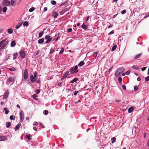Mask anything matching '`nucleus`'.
<instances>
[{
  "label": "nucleus",
  "mask_w": 149,
  "mask_h": 149,
  "mask_svg": "<svg viewBox=\"0 0 149 149\" xmlns=\"http://www.w3.org/2000/svg\"><path fill=\"white\" fill-rule=\"evenodd\" d=\"M125 70V69L123 68H118L116 70L115 75L116 77L119 76Z\"/></svg>",
  "instance_id": "f257e3e1"
},
{
  "label": "nucleus",
  "mask_w": 149,
  "mask_h": 149,
  "mask_svg": "<svg viewBox=\"0 0 149 149\" xmlns=\"http://www.w3.org/2000/svg\"><path fill=\"white\" fill-rule=\"evenodd\" d=\"M45 39L47 40L45 42L47 43L50 42L51 41L52 39L51 36H46L45 37Z\"/></svg>",
  "instance_id": "f03ea898"
},
{
  "label": "nucleus",
  "mask_w": 149,
  "mask_h": 149,
  "mask_svg": "<svg viewBox=\"0 0 149 149\" xmlns=\"http://www.w3.org/2000/svg\"><path fill=\"white\" fill-rule=\"evenodd\" d=\"M24 79H27L28 77V70L27 69H26L24 71Z\"/></svg>",
  "instance_id": "7ed1b4c3"
},
{
  "label": "nucleus",
  "mask_w": 149,
  "mask_h": 149,
  "mask_svg": "<svg viewBox=\"0 0 149 149\" xmlns=\"http://www.w3.org/2000/svg\"><path fill=\"white\" fill-rule=\"evenodd\" d=\"M19 55L21 57V58H25L26 54L24 51H20L19 52Z\"/></svg>",
  "instance_id": "20e7f679"
},
{
  "label": "nucleus",
  "mask_w": 149,
  "mask_h": 149,
  "mask_svg": "<svg viewBox=\"0 0 149 149\" xmlns=\"http://www.w3.org/2000/svg\"><path fill=\"white\" fill-rule=\"evenodd\" d=\"M37 79V77H36V78L35 77L33 76V75H30V79L32 83L34 82Z\"/></svg>",
  "instance_id": "39448f33"
},
{
  "label": "nucleus",
  "mask_w": 149,
  "mask_h": 149,
  "mask_svg": "<svg viewBox=\"0 0 149 149\" xmlns=\"http://www.w3.org/2000/svg\"><path fill=\"white\" fill-rule=\"evenodd\" d=\"M9 92L8 91H6L4 93L3 96V99L5 100L6 99L9 95Z\"/></svg>",
  "instance_id": "423d86ee"
},
{
  "label": "nucleus",
  "mask_w": 149,
  "mask_h": 149,
  "mask_svg": "<svg viewBox=\"0 0 149 149\" xmlns=\"http://www.w3.org/2000/svg\"><path fill=\"white\" fill-rule=\"evenodd\" d=\"M69 72L68 71H67L66 72H65L62 79L66 78L68 75H70V74H69Z\"/></svg>",
  "instance_id": "0eeeda50"
},
{
  "label": "nucleus",
  "mask_w": 149,
  "mask_h": 149,
  "mask_svg": "<svg viewBox=\"0 0 149 149\" xmlns=\"http://www.w3.org/2000/svg\"><path fill=\"white\" fill-rule=\"evenodd\" d=\"M10 2L8 0H4L3 2V4L6 6H8L10 4Z\"/></svg>",
  "instance_id": "6e6552de"
},
{
  "label": "nucleus",
  "mask_w": 149,
  "mask_h": 149,
  "mask_svg": "<svg viewBox=\"0 0 149 149\" xmlns=\"http://www.w3.org/2000/svg\"><path fill=\"white\" fill-rule=\"evenodd\" d=\"M7 138L5 136H0V141H3L5 140H6Z\"/></svg>",
  "instance_id": "1a4fd4ad"
},
{
  "label": "nucleus",
  "mask_w": 149,
  "mask_h": 149,
  "mask_svg": "<svg viewBox=\"0 0 149 149\" xmlns=\"http://www.w3.org/2000/svg\"><path fill=\"white\" fill-rule=\"evenodd\" d=\"M73 67L71 68L70 69V72L72 74L76 73L78 72V70H75Z\"/></svg>",
  "instance_id": "9d476101"
},
{
  "label": "nucleus",
  "mask_w": 149,
  "mask_h": 149,
  "mask_svg": "<svg viewBox=\"0 0 149 149\" xmlns=\"http://www.w3.org/2000/svg\"><path fill=\"white\" fill-rule=\"evenodd\" d=\"M8 41L6 42L5 41V42L2 45V46H1L0 49H3V48H4L8 44Z\"/></svg>",
  "instance_id": "9b49d317"
},
{
  "label": "nucleus",
  "mask_w": 149,
  "mask_h": 149,
  "mask_svg": "<svg viewBox=\"0 0 149 149\" xmlns=\"http://www.w3.org/2000/svg\"><path fill=\"white\" fill-rule=\"evenodd\" d=\"M19 115L20 118V120L21 121L22 120L24 119V118H22V117H24V114L23 113L22 111H21L19 113Z\"/></svg>",
  "instance_id": "f8f14e48"
},
{
  "label": "nucleus",
  "mask_w": 149,
  "mask_h": 149,
  "mask_svg": "<svg viewBox=\"0 0 149 149\" xmlns=\"http://www.w3.org/2000/svg\"><path fill=\"white\" fill-rule=\"evenodd\" d=\"M14 81V78L11 77H9L7 80V81L8 82L10 83Z\"/></svg>",
  "instance_id": "ddd939ff"
},
{
  "label": "nucleus",
  "mask_w": 149,
  "mask_h": 149,
  "mask_svg": "<svg viewBox=\"0 0 149 149\" xmlns=\"http://www.w3.org/2000/svg\"><path fill=\"white\" fill-rule=\"evenodd\" d=\"M17 0H11V5L12 6H14V5L17 3Z\"/></svg>",
  "instance_id": "4468645a"
},
{
  "label": "nucleus",
  "mask_w": 149,
  "mask_h": 149,
  "mask_svg": "<svg viewBox=\"0 0 149 149\" xmlns=\"http://www.w3.org/2000/svg\"><path fill=\"white\" fill-rule=\"evenodd\" d=\"M18 56V54L17 52L13 54V59L15 60L16 59Z\"/></svg>",
  "instance_id": "2eb2a0df"
},
{
  "label": "nucleus",
  "mask_w": 149,
  "mask_h": 149,
  "mask_svg": "<svg viewBox=\"0 0 149 149\" xmlns=\"http://www.w3.org/2000/svg\"><path fill=\"white\" fill-rule=\"evenodd\" d=\"M134 107H130L128 109V111L129 113L132 112L134 110Z\"/></svg>",
  "instance_id": "dca6fc26"
},
{
  "label": "nucleus",
  "mask_w": 149,
  "mask_h": 149,
  "mask_svg": "<svg viewBox=\"0 0 149 149\" xmlns=\"http://www.w3.org/2000/svg\"><path fill=\"white\" fill-rule=\"evenodd\" d=\"M81 27L82 28L85 30H86L87 29V26L85 25L84 23L82 25Z\"/></svg>",
  "instance_id": "f3484780"
},
{
  "label": "nucleus",
  "mask_w": 149,
  "mask_h": 149,
  "mask_svg": "<svg viewBox=\"0 0 149 149\" xmlns=\"http://www.w3.org/2000/svg\"><path fill=\"white\" fill-rule=\"evenodd\" d=\"M44 41V38H42L39 39L38 40V43L39 44H42Z\"/></svg>",
  "instance_id": "a211bd4d"
},
{
  "label": "nucleus",
  "mask_w": 149,
  "mask_h": 149,
  "mask_svg": "<svg viewBox=\"0 0 149 149\" xmlns=\"http://www.w3.org/2000/svg\"><path fill=\"white\" fill-rule=\"evenodd\" d=\"M58 14L56 12H54L53 13V15L54 18H56L58 15Z\"/></svg>",
  "instance_id": "6ab92c4d"
},
{
  "label": "nucleus",
  "mask_w": 149,
  "mask_h": 149,
  "mask_svg": "<svg viewBox=\"0 0 149 149\" xmlns=\"http://www.w3.org/2000/svg\"><path fill=\"white\" fill-rule=\"evenodd\" d=\"M21 125L20 124H18L16 126L15 128V131L17 130H19L20 128Z\"/></svg>",
  "instance_id": "aec40b11"
},
{
  "label": "nucleus",
  "mask_w": 149,
  "mask_h": 149,
  "mask_svg": "<svg viewBox=\"0 0 149 149\" xmlns=\"http://www.w3.org/2000/svg\"><path fill=\"white\" fill-rule=\"evenodd\" d=\"M142 54V53H139L136 56L134 57V58L135 59H137L140 57Z\"/></svg>",
  "instance_id": "412c9836"
},
{
  "label": "nucleus",
  "mask_w": 149,
  "mask_h": 149,
  "mask_svg": "<svg viewBox=\"0 0 149 149\" xmlns=\"http://www.w3.org/2000/svg\"><path fill=\"white\" fill-rule=\"evenodd\" d=\"M16 45V42L14 41H12L11 42L10 46L11 47H14Z\"/></svg>",
  "instance_id": "4be33fe9"
},
{
  "label": "nucleus",
  "mask_w": 149,
  "mask_h": 149,
  "mask_svg": "<svg viewBox=\"0 0 149 149\" xmlns=\"http://www.w3.org/2000/svg\"><path fill=\"white\" fill-rule=\"evenodd\" d=\"M4 110L5 111L6 114L7 115L8 113L9 112V110L7 108H4Z\"/></svg>",
  "instance_id": "5701e85b"
},
{
  "label": "nucleus",
  "mask_w": 149,
  "mask_h": 149,
  "mask_svg": "<svg viewBox=\"0 0 149 149\" xmlns=\"http://www.w3.org/2000/svg\"><path fill=\"white\" fill-rule=\"evenodd\" d=\"M84 62L83 61H81L78 64V65L81 67L84 65Z\"/></svg>",
  "instance_id": "b1692460"
},
{
  "label": "nucleus",
  "mask_w": 149,
  "mask_h": 149,
  "mask_svg": "<svg viewBox=\"0 0 149 149\" xmlns=\"http://www.w3.org/2000/svg\"><path fill=\"white\" fill-rule=\"evenodd\" d=\"M117 46L116 45H113L111 49V51H114L116 48Z\"/></svg>",
  "instance_id": "393cba45"
},
{
  "label": "nucleus",
  "mask_w": 149,
  "mask_h": 149,
  "mask_svg": "<svg viewBox=\"0 0 149 149\" xmlns=\"http://www.w3.org/2000/svg\"><path fill=\"white\" fill-rule=\"evenodd\" d=\"M44 31H42L40 32L39 33V38H41L43 34Z\"/></svg>",
  "instance_id": "a878e982"
},
{
  "label": "nucleus",
  "mask_w": 149,
  "mask_h": 149,
  "mask_svg": "<svg viewBox=\"0 0 149 149\" xmlns=\"http://www.w3.org/2000/svg\"><path fill=\"white\" fill-rule=\"evenodd\" d=\"M25 137L27 138L28 140V141H30L31 140V136L30 134H29L28 135H26Z\"/></svg>",
  "instance_id": "bb28decb"
},
{
  "label": "nucleus",
  "mask_w": 149,
  "mask_h": 149,
  "mask_svg": "<svg viewBox=\"0 0 149 149\" xmlns=\"http://www.w3.org/2000/svg\"><path fill=\"white\" fill-rule=\"evenodd\" d=\"M11 123L9 122H8L6 123V127L8 128L10 125Z\"/></svg>",
  "instance_id": "cd10ccee"
},
{
  "label": "nucleus",
  "mask_w": 149,
  "mask_h": 149,
  "mask_svg": "<svg viewBox=\"0 0 149 149\" xmlns=\"http://www.w3.org/2000/svg\"><path fill=\"white\" fill-rule=\"evenodd\" d=\"M8 33L10 34L12 33H13V31L12 29H9L7 30Z\"/></svg>",
  "instance_id": "c85d7f7f"
},
{
  "label": "nucleus",
  "mask_w": 149,
  "mask_h": 149,
  "mask_svg": "<svg viewBox=\"0 0 149 149\" xmlns=\"http://www.w3.org/2000/svg\"><path fill=\"white\" fill-rule=\"evenodd\" d=\"M22 23L20 22L19 23V24L16 26L15 27V28L16 29H18L19 28V27H20L22 25Z\"/></svg>",
  "instance_id": "c756f323"
},
{
  "label": "nucleus",
  "mask_w": 149,
  "mask_h": 149,
  "mask_svg": "<svg viewBox=\"0 0 149 149\" xmlns=\"http://www.w3.org/2000/svg\"><path fill=\"white\" fill-rule=\"evenodd\" d=\"M23 25L24 26H27L29 25V23L27 21H25L23 23Z\"/></svg>",
  "instance_id": "7c9ffc66"
},
{
  "label": "nucleus",
  "mask_w": 149,
  "mask_h": 149,
  "mask_svg": "<svg viewBox=\"0 0 149 149\" xmlns=\"http://www.w3.org/2000/svg\"><path fill=\"white\" fill-rule=\"evenodd\" d=\"M54 49L52 48L50 50L49 53L50 54L53 53L54 52Z\"/></svg>",
  "instance_id": "2f4dec72"
},
{
  "label": "nucleus",
  "mask_w": 149,
  "mask_h": 149,
  "mask_svg": "<svg viewBox=\"0 0 149 149\" xmlns=\"http://www.w3.org/2000/svg\"><path fill=\"white\" fill-rule=\"evenodd\" d=\"M111 141L112 143H113L116 141V139L115 137H113L111 139Z\"/></svg>",
  "instance_id": "473e14b6"
},
{
  "label": "nucleus",
  "mask_w": 149,
  "mask_h": 149,
  "mask_svg": "<svg viewBox=\"0 0 149 149\" xmlns=\"http://www.w3.org/2000/svg\"><path fill=\"white\" fill-rule=\"evenodd\" d=\"M6 40L5 39L4 40L1 41L0 42V47H1V46H2V45L6 41Z\"/></svg>",
  "instance_id": "72a5a7b5"
},
{
  "label": "nucleus",
  "mask_w": 149,
  "mask_h": 149,
  "mask_svg": "<svg viewBox=\"0 0 149 149\" xmlns=\"http://www.w3.org/2000/svg\"><path fill=\"white\" fill-rule=\"evenodd\" d=\"M7 7H4L3 9V12L4 13H5L7 10Z\"/></svg>",
  "instance_id": "f704fd0d"
},
{
  "label": "nucleus",
  "mask_w": 149,
  "mask_h": 149,
  "mask_svg": "<svg viewBox=\"0 0 149 149\" xmlns=\"http://www.w3.org/2000/svg\"><path fill=\"white\" fill-rule=\"evenodd\" d=\"M40 50H38L36 52H35L34 54L35 56H36L38 54L40 53Z\"/></svg>",
  "instance_id": "c9c22d12"
},
{
  "label": "nucleus",
  "mask_w": 149,
  "mask_h": 149,
  "mask_svg": "<svg viewBox=\"0 0 149 149\" xmlns=\"http://www.w3.org/2000/svg\"><path fill=\"white\" fill-rule=\"evenodd\" d=\"M34 9H34V8L32 7L29 9V11L30 12H31L33 11L34 10Z\"/></svg>",
  "instance_id": "e433bc0d"
},
{
  "label": "nucleus",
  "mask_w": 149,
  "mask_h": 149,
  "mask_svg": "<svg viewBox=\"0 0 149 149\" xmlns=\"http://www.w3.org/2000/svg\"><path fill=\"white\" fill-rule=\"evenodd\" d=\"M44 115H47L48 114V111L47 110H45L44 111Z\"/></svg>",
  "instance_id": "4c0bfd02"
},
{
  "label": "nucleus",
  "mask_w": 149,
  "mask_h": 149,
  "mask_svg": "<svg viewBox=\"0 0 149 149\" xmlns=\"http://www.w3.org/2000/svg\"><path fill=\"white\" fill-rule=\"evenodd\" d=\"M51 3H52V4L53 5H55L56 4V2L55 1H51Z\"/></svg>",
  "instance_id": "58836bf2"
},
{
  "label": "nucleus",
  "mask_w": 149,
  "mask_h": 149,
  "mask_svg": "<svg viewBox=\"0 0 149 149\" xmlns=\"http://www.w3.org/2000/svg\"><path fill=\"white\" fill-rule=\"evenodd\" d=\"M64 51V49L63 48H62L60 51L59 52V54H62L63 52Z\"/></svg>",
  "instance_id": "ea45409f"
},
{
  "label": "nucleus",
  "mask_w": 149,
  "mask_h": 149,
  "mask_svg": "<svg viewBox=\"0 0 149 149\" xmlns=\"http://www.w3.org/2000/svg\"><path fill=\"white\" fill-rule=\"evenodd\" d=\"M65 12V10H63L61 11L60 12V15H62L63 14H64Z\"/></svg>",
  "instance_id": "a19ab883"
},
{
  "label": "nucleus",
  "mask_w": 149,
  "mask_h": 149,
  "mask_svg": "<svg viewBox=\"0 0 149 149\" xmlns=\"http://www.w3.org/2000/svg\"><path fill=\"white\" fill-rule=\"evenodd\" d=\"M126 12V10L124 9L121 11V14H124Z\"/></svg>",
  "instance_id": "79ce46f5"
},
{
  "label": "nucleus",
  "mask_w": 149,
  "mask_h": 149,
  "mask_svg": "<svg viewBox=\"0 0 149 149\" xmlns=\"http://www.w3.org/2000/svg\"><path fill=\"white\" fill-rule=\"evenodd\" d=\"M40 92V89H37L35 91L36 93L37 94H38Z\"/></svg>",
  "instance_id": "37998d69"
},
{
  "label": "nucleus",
  "mask_w": 149,
  "mask_h": 149,
  "mask_svg": "<svg viewBox=\"0 0 149 149\" xmlns=\"http://www.w3.org/2000/svg\"><path fill=\"white\" fill-rule=\"evenodd\" d=\"M122 87L123 89V90H126V86L124 85H123L122 86Z\"/></svg>",
  "instance_id": "c03bdc74"
},
{
  "label": "nucleus",
  "mask_w": 149,
  "mask_h": 149,
  "mask_svg": "<svg viewBox=\"0 0 149 149\" xmlns=\"http://www.w3.org/2000/svg\"><path fill=\"white\" fill-rule=\"evenodd\" d=\"M145 80L146 81H149V76H147L146 77L145 79Z\"/></svg>",
  "instance_id": "a18cd8bd"
},
{
  "label": "nucleus",
  "mask_w": 149,
  "mask_h": 149,
  "mask_svg": "<svg viewBox=\"0 0 149 149\" xmlns=\"http://www.w3.org/2000/svg\"><path fill=\"white\" fill-rule=\"evenodd\" d=\"M132 68L134 69H139V68H137L136 67V65H134L132 66Z\"/></svg>",
  "instance_id": "49530a36"
},
{
  "label": "nucleus",
  "mask_w": 149,
  "mask_h": 149,
  "mask_svg": "<svg viewBox=\"0 0 149 149\" xmlns=\"http://www.w3.org/2000/svg\"><path fill=\"white\" fill-rule=\"evenodd\" d=\"M97 52H95L93 53V56L94 57H96L97 55Z\"/></svg>",
  "instance_id": "de8ad7c7"
},
{
  "label": "nucleus",
  "mask_w": 149,
  "mask_h": 149,
  "mask_svg": "<svg viewBox=\"0 0 149 149\" xmlns=\"http://www.w3.org/2000/svg\"><path fill=\"white\" fill-rule=\"evenodd\" d=\"M37 97V95L36 94H34L33 95V97L34 99H36Z\"/></svg>",
  "instance_id": "09e8293b"
},
{
  "label": "nucleus",
  "mask_w": 149,
  "mask_h": 149,
  "mask_svg": "<svg viewBox=\"0 0 149 149\" xmlns=\"http://www.w3.org/2000/svg\"><path fill=\"white\" fill-rule=\"evenodd\" d=\"M72 31V29L71 28H69L67 30V32L69 33L70 32H71Z\"/></svg>",
  "instance_id": "8fccbe9b"
},
{
  "label": "nucleus",
  "mask_w": 149,
  "mask_h": 149,
  "mask_svg": "<svg viewBox=\"0 0 149 149\" xmlns=\"http://www.w3.org/2000/svg\"><path fill=\"white\" fill-rule=\"evenodd\" d=\"M73 80L74 82H76L78 80V78H74Z\"/></svg>",
  "instance_id": "3c124183"
},
{
  "label": "nucleus",
  "mask_w": 149,
  "mask_h": 149,
  "mask_svg": "<svg viewBox=\"0 0 149 149\" xmlns=\"http://www.w3.org/2000/svg\"><path fill=\"white\" fill-rule=\"evenodd\" d=\"M10 120H15V118H13V116H10Z\"/></svg>",
  "instance_id": "603ef678"
},
{
  "label": "nucleus",
  "mask_w": 149,
  "mask_h": 149,
  "mask_svg": "<svg viewBox=\"0 0 149 149\" xmlns=\"http://www.w3.org/2000/svg\"><path fill=\"white\" fill-rule=\"evenodd\" d=\"M114 33V31L112 30L111 31L109 32V35L112 34H113Z\"/></svg>",
  "instance_id": "864d4df0"
},
{
  "label": "nucleus",
  "mask_w": 149,
  "mask_h": 149,
  "mask_svg": "<svg viewBox=\"0 0 149 149\" xmlns=\"http://www.w3.org/2000/svg\"><path fill=\"white\" fill-rule=\"evenodd\" d=\"M9 70L10 71H14L15 70V69L14 68H11L9 69Z\"/></svg>",
  "instance_id": "5fc2aeb1"
},
{
  "label": "nucleus",
  "mask_w": 149,
  "mask_h": 149,
  "mask_svg": "<svg viewBox=\"0 0 149 149\" xmlns=\"http://www.w3.org/2000/svg\"><path fill=\"white\" fill-rule=\"evenodd\" d=\"M79 92V91H75L74 94V95H76L77 93Z\"/></svg>",
  "instance_id": "6e6d98bb"
},
{
  "label": "nucleus",
  "mask_w": 149,
  "mask_h": 149,
  "mask_svg": "<svg viewBox=\"0 0 149 149\" xmlns=\"http://www.w3.org/2000/svg\"><path fill=\"white\" fill-rule=\"evenodd\" d=\"M146 67H144L142 68L141 69V70L142 71H144L146 68Z\"/></svg>",
  "instance_id": "4d7b16f0"
},
{
  "label": "nucleus",
  "mask_w": 149,
  "mask_h": 149,
  "mask_svg": "<svg viewBox=\"0 0 149 149\" xmlns=\"http://www.w3.org/2000/svg\"><path fill=\"white\" fill-rule=\"evenodd\" d=\"M37 73L36 71H35L34 73V76L36 78L37 77Z\"/></svg>",
  "instance_id": "13d9d810"
},
{
  "label": "nucleus",
  "mask_w": 149,
  "mask_h": 149,
  "mask_svg": "<svg viewBox=\"0 0 149 149\" xmlns=\"http://www.w3.org/2000/svg\"><path fill=\"white\" fill-rule=\"evenodd\" d=\"M138 87L137 86H135L134 87V89L135 91H136L138 89Z\"/></svg>",
  "instance_id": "bf43d9fd"
},
{
  "label": "nucleus",
  "mask_w": 149,
  "mask_h": 149,
  "mask_svg": "<svg viewBox=\"0 0 149 149\" xmlns=\"http://www.w3.org/2000/svg\"><path fill=\"white\" fill-rule=\"evenodd\" d=\"M40 125L42 127V128H44L45 127V126L42 123H40Z\"/></svg>",
  "instance_id": "052dcab7"
},
{
  "label": "nucleus",
  "mask_w": 149,
  "mask_h": 149,
  "mask_svg": "<svg viewBox=\"0 0 149 149\" xmlns=\"http://www.w3.org/2000/svg\"><path fill=\"white\" fill-rule=\"evenodd\" d=\"M118 80L119 82H120L122 81V79L120 77H119L118 79Z\"/></svg>",
  "instance_id": "680f3d73"
},
{
  "label": "nucleus",
  "mask_w": 149,
  "mask_h": 149,
  "mask_svg": "<svg viewBox=\"0 0 149 149\" xmlns=\"http://www.w3.org/2000/svg\"><path fill=\"white\" fill-rule=\"evenodd\" d=\"M130 72L129 70H128V71H127L126 73V74L127 75H128L129 74H130Z\"/></svg>",
  "instance_id": "e2e57ef3"
},
{
  "label": "nucleus",
  "mask_w": 149,
  "mask_h": 149,
  "mask_svg": "<svg viewBox=\"0 0 149 149\" xmlns=\"http://www.w3.org/2000/svg\"><path fill=\"white\" fill-rule=\"evenodd\" d=\"M70 9V7H69L68 8H66L65 9H64V10H65V12L66 11H67L68 10Z\"/></svg>",
  "instance_id": "0e129e2a"
},
{
  "label": "nucleus",
  "mask_w": 149,
  "mask_h": 149,
  "mask_svg": "<svg viewBox=\"0 0 149 149\" xmlns=\"http://www.w3.org/2000/svg\"><path fill=\"white\" fill-rule=\"evenodd\" d=\"M74 69L75 70H77L78 69V66L77 65H76L74 67Z\"/></svg>",
  "instance_id": "69168bd1"
},
{
  "label": "nucleus",
  "mask_w": 149,
  "mask_h": 149,
  "mask_svg": "<svg viewBox=\"0 0 149 149\" xmlns=\"http://www.w3.org/2000/svg\"><path fill=\"white\" fill-rule=\"evenodd\" d=\"M149 16V14H146L145 16L144 17V18H146L147 17H148V16Z\"/></svg>",
  "instance_id": "338daca9"
},
{
  "label": "nucleus",
  "mask_w": 149,
  "mask_h": 149,
  "mask_svg": "<svg viewBox=\"0 0 149 149\" xmlns=\"http://www.w3.org/2000/svg\"><path fill=\"white\" fill-rule=\"evenodd\" d=\"M147 145L148 146H149V139L148 140V142L147 143Z\"/></svg>",
  "instance_id": "774afa93"
}]
</instances>
